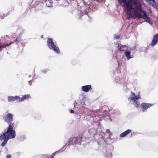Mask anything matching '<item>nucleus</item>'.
Instances as JSON below:
<instances>
[{
	"label": "nucleus",
	"instance_id": "obj_1",
	"mask_svg": "<svg viewBox=\"0 0 158 158\" xmlns=\"http://www.w3.org/2000/svg\"><path fill=\"white\" fill-rule=\"evenodd\" d=\"M122 6L128 19L134 17H138L145 19L150 24L152 23L145 12L143 10L139 2L135 0H118Z\"/></svg>",
	"mask_w": 158,
	"mask_h": 158
},
{
	"label": "nucleus",
	"instance_id": "obj_2",
	"mask_svg": "<svg viewBox=\"0 0 158 158\" xmlns=\"http://www.w3.org/2000/svg\"><path fill=\"white\" fill-rule=\"evenodd\" d=\"M140 98L139 95H135V93L131 92L130 97L128 99L135 106V107H139V105L137 100Z\"/></svg>",
	"mask_w": 158,
	"mask_h": 158
},
{
	"label": "nucleus",
	"instance_id": "obj_3",
	"mask_svg": "<svg viewBox=\"0 0 158 158\" xmlns=\"http://www.w3.org/2000/svg\"><path fill=\"white\" fill-rule=\"evenodd\" d=\"M47 42L48 46L50 49L53 50L55 52L57 53H60V52L59 48L54 44L52 39H48Z\"/></svg>",
	"mask_w": 158,
	"mask_h": 158
},
{
	"label": "nucleus",
	"instance_id": "obj_4",
	"mask_svg": "<svg viewBox=\"0 0 158 158\" xmlns=\"http://www.w3.org/2000/svg\"><path fill=\"white\" fill-rule=\"evenodd\" d=\"M3 136L9 139L14 138L16 135L15 132L14 130H7L6 132L2 134Z\"/></svg>",
	"mask_w": 158,
	"mask_h": 158
},
{
	"label": "nucleus",
	"instance_id": "obj_5",
	"mask_svg": "<svg viewBox=\"0 0 158 158\" xmlns=\"http://www.w3.org/2000/svg\"><path fill=\"white\" fill-rule=\"evenodd\" d=\"M13 120V115L10 113L8 114L4 118V120L7 123L11 122Z\"/></svg>",
	"mask_w": 158,
	"mask_h": 158
},
{
	"label": "nucleus",
	"instance_id": "obj_6",
	"mask_svg": "<svg viewBox=\"0 0 158 158\" xmlns=\"http://www.w3.org/2000/svg\"><path fill=\"white\" fill-rule=\"evenodd\" d=\"M78 139V137L72 138L70 139L69 141V142L67 143L65 145H69V144H74V143H76L77 142V140Z\"/></svg>",
	"mask_w": 158,
	"mask_h": 158
},
{
	"label": "nucleus",
	"instance_id": "obj_7",
	"mask_svg": "<svg viewBox=\"0 0 158 158\" xmlns=\"http://www.w3.org/2000/svg\"><path fill=\"white\" fill-rule=\"evenodd\" d=\"M5 137L3 136V135H0V140L1 139H4V140L1 143V145L2 147H4L5 145L6 144L7 141L9 139H8L5 138Z\"/></svg>",
	"mask_w": 158,
	"mask_h": 158
},
{
	"label": "nucleus",
	"instance_id": "obj_8",
	"mask_svg": "<svg viewBox=\"0 0 158 158\" xmlns=\"http://www.w3.org/2000/svg\"><path fill=\"white\" fill-rule=\"evenodd\" d=\"M152 106V104L143 103L142 104V109L143 111L146 110L148 108Z\"/></svg>",
	"mask_w": 158,
	"mask_h": 158
},
{
	"label": "nucleus",
	"instance_id": "obj_9",
	"mask_svg": "<svg viewBox=\"0 0 158 158\" xmlns=\"http://www.w3.org/2000/svg\"><path fill=\"white\" fill-rule=\"evenodd\" d=\"M91 86L89 85L83 86L81 88L83 91L85 92H87L91 89Z\"/></svg>",
	"mask_w": 158,
	"mask_h": 158
},
{
	"label": "nucleus",
	"instance_id": "obj_10",
	"mask_svg": "<svg viewBox=\"0 0 158 158\" xmlns=\"http://www.w3.org/2000/svg\"><path fill=\"white\" fill-rule=\"evenodd\" d=\"M18 99H20V98L17 96H16L15 97L12 96L8 97V101L9 102L14 101Z\"/></svg>",
	"mask_w": 158,
	"mask_h": 158
},
{
	"label": "nucleus",
	"instance_id": "obj_11",
	"mask_svg": "<svg viewBox=\"0 0 158 158\" xmlns=\"http://www.w3.org/2000/svg\"><path fill=\"white\" fill-rule=\"evenodd\" d=\"M131 131V130L128 129L125 132L121 133L120 135V136L121 137H123L126 136Z\"/></svg>",
	"mask_w": 158,
	"mask_h": 158
},
{
	"label": "nucleus",
	"instance_id": "obj_12",
	"mask_svg": "<svg viewBox=\"0 0 158 158\" xmlns=\"http://www.w3.org/2000/svg\"><path fill=\"white\" fill-rule=\"evenodd\" d=\"M30 98V95H25L24 96H23L22 98L21 99L20 98V99L19 100V102L22 101H23L24 100L26 99L27 98Z\"/></svg>",
	"mask_w": 158,
	"mask_h": 158
},
{
	"label": "nucleus",
	"instance_id": "obj_13",
	"mask_svg": "<svg viewBox=\"0 0 158 158\" xmlns=\"http://www.w3.org/2000/svg\"><path fill=\"white\" fill-rule=\"evenodd\" d=\"M125 55L127 57V58L128 60H129L130 58H132L131 56L130 52L129 51H126L125 52Z\"/></svg>",
	"mask_w": 158,
	"mask_h": 158
},
{
	"label": "nucleus",
	"instance_id": "obj_14",
	"mask_svg": "<svg viewBox=\"0 0 158 158\" xmlns=\"http://www.w3.org/2000/svg\"><path fill=\"white\" fill-rule=\"evenodd\" d=\"M14 126V124L13 123H11L9 125V126L8 127L7 130H13V129Z\"/></svg>",
	"mask_w": 158,
	"mask_h": 158
},
{
	"label": "nucleus",
	"instance_id": "obj_15",
	"mask_svg": "<svg viewBox=\"0 0 158 158\" xmlns=\"http://www.w3.org/2000/svg\"><path fill=\"white\" fill-rule=\"evenodd\" d=\"M126 48V46H122V45H121V46H118V49L120 51H122L125 50L124 49H125Z\"/></svg>",
	"mask_w": 158,
	"mask_h": 158
},
{
	"label": "nucleus",
	"instance_id": "obj_16",
	"mask_svg": "<svg viewBox=\"0 0 158 158\" xmlns=\"http://www.w3.org/2000/svg\"><path fill=\"white\" fill-rule=\"evenodd\" d=\"M153 40L156 41L157 42L158 41V34L154 35L153 36Z\"/></svg>",
	"mask_w": 158,
	"mask_h": 158
},
{
	"label": "nucleus",
	"instance_id": "obj_17",
	"mask_svg": "<svg viewBox=\"0 0 158 158\" xmlns=\"http://www.w3.org/2000/svg\"><path fill=\"white\" fill-rule=\"evenodd\" d=\"M149 1H150V5L152 6H154L155 7V6L156 5V3H155V1L154 0H149Z\"/></svg>",
	"mask_w": 158,
	"mask_h": 158
},
{
	"label": "nucleus",
	"instance_id": "obj_18",
	"mask_svg": "<svg viewBox=\"0 0 158 158\" xmlns=\"http://www.w3.org/2000/svg\"><path fill=\"white\" fill-rule=\"evenodd\" d=\"M12 43H11L10 44H7L6 45H4V46H2V45H0V51H1L2 50V48H5L6 46H9Z\"/></svg>",
	"mask_w": 158,
	"mask_h": 158
},
{
	"label": "nucleus",
	"instance_id": "obj_19",
	"mask_svg": "<svg viewBox=\"0 0 158 158\" xmlns=\"http://www.w3.org/2000/svg\"><path fill=\"white\" fill-rule=\"evenodd\" d=\"M157 43V42L156 41L152 39V42L151 43V45L152 46H154Z\"/></svg>",
	"mask_w": 158,
	"mask_h": 158
},
{
	"label": "nucleus",
	"instance_id": "obj_20",
	"mask_svg": "<svg viewBox=\"0 0 158 158\" xmlns=\"http://www.w3.org/2000/svg\"><path fill=\"white\" fill-rule=\"evenodd\" d=\"M20 40H21L20 38L19 37H18L15 40H14V41L15 42H16L17 41L19 42L20 41Z\"/></svg>",
	"mask_w": 158,
	"mask_h": 158
},
{
	"label": "nucleus",
	"instance_id": "obj_21",
	"mask_svg": "<svg viewBox=\"0 0 158 158\" xmlns=\"http://www.w3.org/2000/svg\"><path fill=\"white\" fill-rule=\"evenodd\" d=\"M155 8H156L158 10V2H157L156 3V5L155 6Z\"/></svg>",
	"mask_w": 158,
	"mask_h": 158
},
{
	"label": "nucleus",
	"instance_id": "obj_22",
	"mask_svg": "<svg viewBox=\"0 0 158 158\" xmlns=\"http://www.w3.org/2000/svg\"><path fill=\"white\" fill-rule=\"evenodd\" d=\"M106 132L107 133H109V135H111V133L110 131V130L109 129H107L106 130Z\"/></svg>",
	"mask_w": 158,
	"mask_h": 158
},
{
	"label": "nucleus",
	"instance_id": "obj_23",
	"mask_svg": "<svg viewBox=\"0 0 158 158\" xmlns=\"http://www.w3.org/2000/svg\"><path fill=\"white\" fill-rule=\"evenodd\" d=\"M120 35H118L117 36H115L114 37V38L115 39H118L119 38H120Z\"/></svg>",
	"mask_w": 158,
	"mask_h": 158
},
{
	"label": "nucleus",
	"instance_id": "obj_24",
	"mask_svg": "<svg viewBox=\"0 0 158 158\" xmlns=\"http://www.w3.org/2000/svg\"><path fill=\"white\" fill-rule=\"evenodd\" d=\"M7 158H11V155H7L6 156Z\"/></svg>",
	"mask_w": 158,
	"mask_h": 158
},
{
	"label": "nucleus",
	"instance_id": "obj_25",
	"mask_svg": "<svg viewBox=\"0 0 158 158\" xmlns=\"http://www.w3.org/2000/svg\"><path fill=\"white\" fill-rule=\"evenodd\" d=\"M70 112L71 113H73L74 112V111L73 110H71Z\"/></svg>",
	"mask_w": 158,
	"mask_h": 158
},
{
	"label": "nucleus",
	"instance_id": "obj_26",
	"mask_svg": "<svg viewBox=\"0 0 158 158\" xmlns=\"http://www.w3.org/2000/svg\"><path fill=\"white\" fill-rule=\"evenodd\" d=\"M55 153H54L53 154L52 156L50 158H53L54 156L55 155Z\"/></svg>",
	"mask_w": 158,
	"mask_h": 158
},
{
	"label": "nucleus",
	"instance_id": "obj_27",
	"mask_svg": "<svg viewBox=\"0 0 158 158\" xmlns=\"http://www.w3.org/2000/svg\"><path fill=\"white\" fill-rule=\"evenodd\" d=\"M43 72L44 73H45L46 72V70H44L43 71Z\"/></svg>",
	"mask_w": 158,
	"mask_h": 158
},
{
	"label": "nucleus",
	"instance_id": "obj_28",
	"mask_svg": "<svg viewBox=\"0 0 158 158\" xmlns=\"http://www.w3.org/2000/svg\"><path fill=\"white\" fill-rule=\"evenodd\" d=\"M31 81H29V85H31Z\"/></svg>",
	"mask_w": 158,
	"mask_h": 158
},
{
	"label": "nucleus",
	"instance_id": "obj_29",
	"mask_svg": "<svg viewBox=\"0 0 158 158\" xmlns=\"http://www.w3.org/2000/svg\"><path fill=\"white\" fill-rule=\"evenodd\" d=\"M85 12L86 14H87V12H86L85 10Z\"/></svg>",
	"mask_w": 158,
	"mask_h": 158
},
{
	"label": "nucleus",
	"instance_id": "obj_30",
	"mask_svg": "<svg viewBox=\"0 0 158 158\" xmlns=\"http://www.w3.org/2000/svg\"><path fill=\"white\" fill-rule=\"evenodd\" d=\"M49 3H50V5H52V3L51 2H50Z\"/></svg>",
	"mask_w": 158,
	"mask_h": 158
},
{
	"label": "nucleus",
	"instance_id": "obj_31",
	"mask_svg": "<svg viewBox=\"0 0 158 158\" xmlns=\"http://www.w3.org/2000/svg\"><path fill=\"white\" fill-rule=\"evenodd\" d=\"M75 103H76V102H74V104H75Z\"/></svg>",
	"mask_w": 158,
	"mask_h": 158
},
{
	"label": "nucleus",
	"instance_id": "obj_32",
	"mask_svg": "<svg viewBox=\"0 0 158 158\" xmlns=\"http://www.w3.org/2000/svg\"><path fill=\"white\" fill-rule=\"evenodd\" d=\"M31 76V75H30L29 76V77H30Z\"/></svg>",
	"mask_w": 158,
	"mask_h": 158
}]
</instances>
